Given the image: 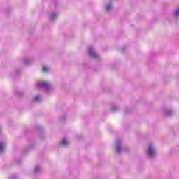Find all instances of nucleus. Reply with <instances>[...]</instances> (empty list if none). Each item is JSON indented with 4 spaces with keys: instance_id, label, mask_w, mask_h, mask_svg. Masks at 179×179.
I'll return each mask as SVG.
<instances>
[{
    "instance_id": "f257e3e1",
    "label": "nucleus",
    "mask_w": 179,
    "mask_h": 179,
    "mask_svg": "<svg viewBox=\"0 0 179 179\" xmlns=\"http://www.w3.org/2000/svg\"><path fill=\"white\" fill-rule=\"evenodd\" d=\"M147 157L150 159V160H153L156 158V147L152 143L148 145Z\"/></svg>"
},
{
    "instance_id": "f03ea898",
    "label": "nucleus",
    "mask_w": 179,
    "mask_h": 179,
    "mask_svg": "<svg viewBox=\"0 0 179 179\" xmlns=\"http://www.w3.org/2000/svg\"><path fill=\"white\" fill-rule=\"evenodd\" d=\"M36 87L38 89H44L45 90H50L52 87V85L45 81H38L36 83Z\"/></svg>"
},
{
    "instance_id": "7ed1b4c3",
    "label": "nucleus",
    "mask_w": 179,
    "mask_h": 179,
    "mask_svg": "<svg viewBox=\"0 0 179 179\" xmlns=\"http://www.w3.org/2000/svg\"><path fill=\"white\" fill-rule=\"evenodd\" d=\"M88 54L91 58H94V59H99L100 58V56L96 51L94 50V48L92 46H90L88 48Z\"/></svg>"
},
{
    "instance_id": "20e7f679",
    "label": "nucleus",
    "mask_w": 179,
    "mask_h": 179,
    "mask_svg": "<svg viewBox=\"0 0 179 179\" xmlns=\"http://www.w3.org/2000/svg\"><path fill=\"white\" fill-rule=\"evenodd\" d=\"M115 149L116 153H117V155H120V153L122 152V141L121 139H117L116 141Z\"/></svg>"
},
{
    "instance_id": "39448f33",
    "label": "nucleus",
    "mask_w": 179,
    "mask_h": 179,
    "mask_svg": "<svg viewBox=\"0 0 179 179\" xmlns=\"http://www.w3.org/2000/svg\"><path fill=\"white\" fill-rule=\"evenodd\" d=\"M14 96H15V97L22 98L24 97V96H26V92L15 89L14 90Z\"/></svg>"
},
{
    "instance_id": "423d86ee",
    "label": "nucleus",
    "mask_w": 179,
    "mask_h": 179,
    "mask_svg": "<svg viewBox=\"0 0 179 179\" xmlns=\"http://www.w3.org/2000/svg\"><path fill=\"white\" fill-rule=\"evenodd\" d=\"M163 111L165 117H172V115L174 114V110H173L171 108H166L163 109Z\"/></svg>"
},
{
    "instance_id": "0eeeda50",
    "label": "nucleus",
    "mask_w": 179,
    "mask_h": 179,
    "mask_svg": "<svg viewBox=\"0 0 179 179\" xmlns=\"http://www.w3.org/2000/svg\"><path fill=\"white\" fill-rule=\"evenodd\" d=\"M59 15V13L58 12L52 11L49 15L50 20H51L52 22H54V20H57V19H58Z\"/></svg>"
},
{
    "instance_id": "6e6552de",
    "label": "nucleus",
    "mask_w": 179,
    "mask_h": 179,
    "mask_svg": "<svg viewBox=\"0 0 179 179\" xmlns=\"http://www.w3.org/2000/svg\"><path fill=\"white\" fill-rule=\"evenodd\" d=\"M36 129L38 131H39L40 134H39V138L41 141H44V139H45V135L44 134V133H43V127L41 126H37L36 127Z\"/></svg>"
},
{
    "instance_id": "1a4fd4ad",
    "label": "nucleus",
    "mask_w": 179,
    "mask_h": 179,
    "mask_svg": "<svg viewBox=\"0 0 179 179\" xmlns=\"http://www.w3.org/2000/svg\"><path fill=\"white\" fill-rule=\"evenodd\" d=\"M59 146H62L63 148H68L69 146V142L66 140V138H64L59 142Z\"/></svg>"
},
{
    "instance_id": "9d476101",
    "label": "nucleus",
    "mask_w": 179,
    "mask_h": 179,
    "mask_svg": "<svg viewBox=\"0 0 179 179\" xmlns=\"http://www.w3.org/2000/svg\"><path fill=\"white\" fill-rule=\"evenodd\" d=\"M42 171L41 166L36 165L34 168V174H40V172Z\"/></svg>"
},
{
    "instance_id": "9b49d317",
    "label": "nucleus",
    "mask_w": 179,
    "mask_h": 179,
    "mask_svg": "<svg viewBox=\"0 0 179 179\" xmlns=\"http://www.w3.org/2000/svg\"><path fill=\"white\" fill-rule=\"evenodd\" d=\"M6 143L3 141L0 142V153H3Z\"/></svg>"
},
{
    "instance_id": "f8f14e48",
    "label": "nucleus",
    "mask_w": 179,
    "mask_h": 179,
    "mask_svg": "<svg viewBox=\"0 0 179 179\" xmlns=\"http://www.w3.org/2000/svg\"><path fill=\"white\" fill-rule=\"evenodd\" d=\"M105 8H106V12H110V10L113 9V3H111V1L109 3L106 4L105 6Z\"/></svg>"
},
{
    "instance_id": "ddd939ff",
    "label": "nucleus",
    "mask_w": 179,
    "mask_h": 179,
    "mask_svg": "<svg viewBox=\"0 0 179 179\" xmlns=\"http://www.w3.org/2000/svg\"><path fill=\"white\" fill-rule=\"evenodd\" d=\"M110 109L111 111H120V107H118V106L116 104H112Z\"/></svg>"
},
{
    "instance_id": "4468645a",
    "label": "nucleus",
    "mask_w": 179,
    "mask_h": 179,
    "mask_svg": "<svg viewBox=\"0 0 179 179\" xmlns=\"http://www.w3.org/2000/svg\"><path fill=\"white\" fill-rule=\"evenodd\" d=\"M31 62H33V60L29 58L25 59L24 61V65H27V66L30 65Z\"/></svg>"
},
{
    "instance_id": "2eb2a0df",
    "label": "nucleus",
    "mask_w": 179,
    "mask_h": 179,
    "mask_svg": "<svg viewBox=\"0 0 179 179\" xmlns=\"http://www.w3.org/2000/svg\"><path fill=\"white\" fill-rule=\"evenodd\" d=\"M34 101L35 103H41V101H43V99H41L40 96H35L34 98Z\"/></svg>"
},
{
    "instance_id": "dca6fc26",
    "label": "nucleus",
    "mask_w": 179,
    "mask_h": 179,
    "mask_svg": "<svg viewBox=\"0 0 179 179\" xmlns=\"http://www.w3.org/2000/svg\"><path fill=\"white\" fill-rule=\"evenodd\" d=\"M66 115L65 113H64L63 115H62L60 116V120L63 122H65L66 121Z\"/></svg>"
},
{
    "instance_id": "f3484780",
    "label": "nucleus",
    "mask_w": 179,
    "mask_h": 179,
    "mask_svg": "<svg viewBox=\"0 0 179 179\" xmlns=\"http://www.w3.org/2000/svg\"><path fill=\"white\" fill-rule=\"evenodd\" d=\"M174 16L177 19H179V9H177V10H175Z\"/></svg>"
},
{
    "instance_id": "a211bd4d",
    "label": "nucleus",
    "mask_w": 179,
    "mask_h": 179,
    "mask_svg": "<svg viewBox=\"0 0 179 179\" xmlns=\"http://www.w3.org/2000/svg\"><path fill=\"white\" fill-rule=\"evenodd\" d=\"M42 71L44 73H47L50 71V70L48 69V68L47 67H43L42 69Z\"/></svg>"
},
{
    "instance_id": "6ab92c4d",
    "label": "nucleus",
    "mask_w": 179,
    "mask_h": 179,
    "mask_svg": "<svg viewBox=\"0 0 179 179\" xmlns=\"http://www.w3.org/2000/svg\"><path fill=\"white\" fill-rule=\"evenodd\" d=\"M8 179H17V176L13 174V175H11Z\"/></svg>"
},
{
    "instance_id": "aec40b11",
    "label": "nucleus",
    "mask_w": 179,
    "mask_h": 179,
    "mask_svg": "<svg viewBox=\"0 0 179 179\" xmlns=\"http://www.w3.org/2000/svg\"><path fill=\"white\" fill-rule=\"evenodd\" d=\"M20 73H22V71L20 69H17L15 71V74L17 76L20 75Z\"/></svg>"
},
{
    "instance_id": "412c9836",
    "label": "nucleus",
    "mask_w": 179,
    "mask_h": 179,
    "mask_svg": "<svg viewBox=\"0 0 179 179\" xmlns=\"http://www.w3.org/2000/svg\"><path fill=\"white\" fill-rule=\"evenodd\" d=\"M131 109H129V108H126V110H125V112H126V114H129V113H131Z\"/></svg>"
},
{
    "instance_id": "4be33fe9",
    "label": "nucleus",
    "mask_w": 179,
    "mask_h": 179,
    "mask_svg": "<svg viewBox=\"0 0 179 179\" xmlns=\"http://www.w3.org/2000/svg\"><path fill=\"white\" fill-rule=\"evenodd\" d=\"M126 48H127L123 47V48H122V52H124V51H125Z\"/></svg>"
},
{
    "instance_id": "5701e85b",
    "label": "nucleus",
    "mask_w": 179,
    "mask_h": 179,
    "mask_svg": "<svg viewBox=\"0 0 179 179\" xmlns=\"http://www.w3.org/2000/svg\"><path fill=\"white\" fill-rule=\"evenodd\" d=\"M0 134H1V127H0Z\"/></svg>"
}]
</instances>
